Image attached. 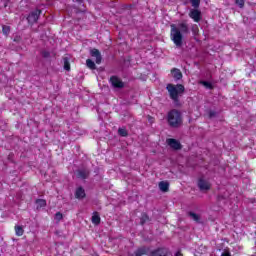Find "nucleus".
Returning <instances> with one entry per match:
<instances>
[{"label": "nucleus", "mask_w": 256, "mask_h": 256, "mask_svg": "<svg viewBox=\"0 0 256 256\" xmlns=\"http://www.w3.org/2000/svg\"><path fill=\"white\" fill-rule=\"evenodd\" d=\"M170 37L176 45V47H181L183 45V35H189L191 31L189 30V24L187 22H181L178 27L175 24H171Z\"/></svg>", "instance_id": "f257e3e1"}, {"label": "nucleus", "mask_w": 256, "mask_h": 256, "mask_svg": "<svg viewBox=\"0 0 256 256\" xmlns=\"http://www.w3.org/2000/svg\"><path fill=\"white\" fill-rule=\"evenodd\" d=\"M166 90L169 93L170 99L173 100V103L175 105H179V97L183 96V93H185V86L183 84H167Z\"/></svg>", "instance_id": "f03ea898"}, {"label": "nucleus", "mask_w": 256, "mask_h": 256, "mask_svg": "<svg viewBox=\"0 0 256 256\" xmlns=\"http://www.w3.org/2000/svg\"><path fill=\"white\" fill-rule=\"evenodd\" d=\"M167 122L170 127L177 129L183 125V115L177 109L168 112Z\"/></svg>", "instance_id": "7ed1b4c3"}, {"label": "nucleus", "mask_w": 256, "mask_h": 256, "mask_svg": "<svg viewBox=\"0 0 256 256\" xmlns=\"http://www.w3.org/2000/svg\"><path fill=\"white\" fill-rule=\"evenodd\" d=\"M166 143L174 151H180V149H183V145H181V142L175 138L166 139Z\"/></svg>", "instance_id": "20e7f679"}, {"label": "nucleus", "mask_w": 256, "mask_h": 256, "mask_svg": "<svg viewBox=\"0 0 256 256\" xmlns=\"http://www.w3.org/2000/svg\"><path fill=\"white\" fill-rule=\"evenodd\" d=\"M188 15L194 23H199L201 19H203V16L201 15V10H199V8L191 9Z\"/></svg>", "instance_id": "39448f33"}, {"label": "nucleus", "mask_w": 256, "mask_h": 256, "mask_svg": "<svg viewBox=\"0 0 256 256\" xmlns=\"http://www.w3.org/2000/svg\"><path fill=\"white\" fill-rule=\"evenodd\" d=\"M110 83L114 89H123L125 87V82L117 76H111Z\"/></svg>", "instance_id": "423d86ee"}, {"label": "nucleus", "mask_w": 256, "mask_h": 256, "mask_svg": "<svg viewBox=\"0 0 256 256\" xmlns=\"http://www.w3.org/2000/svg\"><path fill=\"white\" fill-rule=\"evenodd\" d=\"M41 13L42 11L39 9L32 11L27 17L28 22L37 23V21H39V17H41Z\"/></svg>", "instance_id": "0eeeda50"}, {"label": "nucleus", "mask_w": 256, "mask_h": 256, "mask_svg": "<svg viewBox=\"0 0 256 256\" xmlns=\"http://www.w3.org/2000/svg\"><path fill=\"white\" fill-rule=\"evenodd\" d=\"M91 57H95V63L96 65H101L103 61V56H101V52L97 48H93L90 50Z\"/></svg>", "instance_id": "6e6552de"}, {"label": "nucleus", "mask_w": 256, "mask_h": 256, "mask_svg": "<svg viewBox=\"0 0 256 256\" xmlns=\"http://www.w3.org/2000/svg\"><path fill=\"white\" fill-rule=\"evenodd\" d=\"M167 255H169V250L163 247H159L150 252V256H167Z\"/></svg>", "instance_id": "1a4fd4ad"}, {"label": "nucleus", "mask_w": 256, "mask_h": 256, "mask_svg": "<svg viewBox=\"0 0 256 256\" xmlns=\"http://www.w3.org/2000/svg\"><path fill=\"white\" fill-rule=\"evenodd\" d=\"M198 187L200 191H209V189H211V185L209 184V182L202 178L198 180Z\"/></svg>", "instance_id": "9d476101"}, {"label": "nucleus", "mask_w": 256, "mask_h": 256, "mask_svg": "<svg viewBox=\"0 0 256 256\" xmlns=\"http://www.w3.org/2000/svg\"><path fill=\"white\" fill-rule=\"evenodd\" d=\"M151 251V248L147 246H141L139 247L135 252V256H143V255H149V252Z\"/></svg>", "instance_id": "9b49d317"}, {"label": "nucleus", "mask_w": 256, "mask_h": 256, "mask_svg": "<svg viewBox=\"0 0 256 256\" xmlns=\"http://www.w3.org/2000/svg\"><path fill=\"white\" fill-rule=\"evenodd\" d=\"M87 197V194L85 193V189L82 186H79L78 188H76L75 191V198L76 199H85Z\"/></svg>", "instance_id": "f8f14e48"}, {"label": "nucleus", "mask_w": 256, "mask_h": 256, "mask_svg": "<svg viewBox=\"0 0 256 256\" xmlns=\"http://www.w3.org/2000/svg\"><path fill=\"white\" fill-rule=\"evenodd\" d=\"M171 73H172L173 79H175L176 81H181V79H183V73L179 68H173L171 70Z\"/></svg>", "instance_id": "ddd939ff"}, {"label": "nucleus", "mask_w": 256, "mask_h": 256, "mask_svg": "<svg viewBox=\"0 0 256 256\" xmlns=\"http://www.w3.org/2000/svg\"><path fill=\"white\" fill-rule=\"evenodd\" d=\"M77 177L78 179H87V177H89V170H78L77 171Z\"/></svg>", "instance_id": "4468645a"}, {"label": "nucleus", "mask_w": 256, "mask_h": 256, "mask_svg": "<svg viewBox=\"0 0 256 256\" xmlns=\"http://www.w3.org/2000/svg\"><path fill=\"white\" fill-rule=\"evenodd\" d=\"M92 223L93 225L101 224V216H99V212H94L92 215Z\"/></svg>", "instance_id": "2eb2a0df"}, {"label": "nucleus", "mask_w": 256, "mask_h": 256, "mask_svg": "<svg viewBox=\"0 0 256 256\" xmlns=\"http://www.w3.org/2000/svg\"><path fill=\"white\" fill-rule=\"evenodd\" d=\"M159 189L163 193H167V191H169V182H165V181L159 182Z\"/></svg>", "instance_id": "dca6fc26"}, {"label": "nucleus", "mask_w": 256, "mask_h": 256, "mask_svg": "<svg viewBox=\"0 0 256 256\" xmlns=\"http://www.w3.org/2000/svg\"><path fill=\"white\" fill-rule=\"evenodd\" d=\"M148 221H151V218H149V215L145 212L141 214L140 217V225H145Z\"/></svg>", "instance_id": "f3484780"}, {"label": "nucleus", "mask_w": 256, "mask_h": 256, "mask_svg": "<svg viewBox=\"0 0 256 256\" xmlns=\"http://www.w3.org/2000/svg\"><path fill=\"white\" fill-rule=\"evenodd\" d=\"M15 233L17 237H23L25 230L23 229V226L16 225L14 227Z\"/></svg>", "instance_id": "a211bd4d"}, {"label": "nucleus", "mask_w": 256, "mask_h": 256, "mask_svg": "<svg viewBox=\"0 0 256 256\" xmlns=\"http://www.w3.org/2000/svg\"><path fill=\"white\" fill-rule=\"evenodd\" d=\"M189 217H191V219H193V221H195L196 223H201V216H199V214L195 213V212H189L188 213Z\"/></svg>", "instance_id": "6ab92c4d"}, {"label": "nucleus", "mask_w": 256, "mask_h": 256, "mask_svg": "<svg viewBox=\"0 0 256 256\" xmlns=\"http://www.w3.org/2000/svg\"><path fill=\"white\" fill-rule=\"evenodd\" d=\"M86 66L88 69H91V71H95V69H97V65H95V62L91 59L86 60Z\"/></svg>", "instance_id": "aec40b11"}, {"label": "nucleus", "mask_w": 256, "mask_h": 256, "mask_svg": "<svg viewBox=\"0 0 256 256\" xmlns=\"http://www.w3.org/2000/svg\"><path fill=\"white\" fill-rule=\"evenodd\" d=\"M200 85H203V87H205L206 89H210V90H213V84L209 81H205V80H201L199 82Z\"/></svg>", "instance_id": "412c9836"}, {"label": "nucleus", "mask_w": 256, "mask_h": 256, "mask_svg": "<svg viewBox=\"0 0 256 256\" xmlns=\"http://www.w3.org/2000/svg\"><path fill=\"white\" fill-rule=\"evenodd\" d=\"M118 135H120V137H129V132L127 131V128H119Z\"/></svg>", "instance_id": "4be33fe9"}, {"label": "nucleus", "mask_w": 256, "mask_h": 256, "mask_svg": "<svg viewBox=\"0 0 256 256\" xmlns=\"http://www.w3.org/2000/svg\"><path fill=\"white\" fill-rule=\"evenodd\" d=\"M63 61L65 71H71V62H69V59L67 57H64Z\"/></svg>", "instance_id": "5701e85b"}, {"label": "nucleus", "mask_w": 256, "mask_h": 256, "mask_svg": "<svg viewBox=\"0 0 256 256\" xmlns=\"http://www.w3.org/2000/svg\"><path fill=\"white\" fill-rule=\"evenodd\" d=\"M36 204L38 205L37 207H47V200L45 199H36Z\"/></svg>", "instance_id": "b1692460"}, {"label": "nucleus", "mask_w": 256, "mask_h": 256, "mask_svg": "<svg viewBox=\"0 0 256 256\" xmlns=\"http://www.w3.org/2000/svg\"><path fill=\"white\" fill-rule=\"evenodd\" d=\"M190 3L194 9H199L201 5V0H190Z\"/></svg>", "instance_id": "393cba45"}, {"label": "nucleus", "mask_w": 256, "mask_h": 256, "mask_svg": "<svg viewBox=\"0 0 256 256\" xmlns=\"http://www.w3.org/2000/svg\"><path fill=\"white\" fill-rule=\"evenodd\" d=\"M2 33L4 35H9V33H11V27L7 26V25H3L2 26Z\"/></svg>", "instance_id": "a878e982"}, {"label": "nucleus", "mask_w": 256, "mask_h": 256, "mask_svg": "<svg viewBox=\"0 0 256 256\" xmlns=\"http://www.w3.org/2000/svg\"><path fill=\"white\" fill-rule=\"evenodd\" d=\"M235 3L240 9H243V7H245V0H236Z\"/></svg>", "instance_id": "bb28decb"}, {"label": "nucleus", "mask_w": 256, "mask_h": 256, "mask_svg": "<svg viewBox=\"0 0 256 256\" xmlns=\"http://www.w3.org/2000/svg\"><path fill=\"white\" fill-rule=\"evenodd\" d=\"M41 55H42V57H43L44 59H48V57H51V53H50L49 51H47V50H43V51L41 52Z\"/></svg>", "instance_id": "cd10ccee"}, {"label": "nucleus", "mask_w": 256, "mask_h": 256, "mask_svg": "<svg viewBox=\"0 0 256 256\" xmlns=\"http://www.w3.org/2000/svg\"><path fill=\"white\" fill-rule=\"evenodd\" d=\"M192 33L193 35H197V33H199V26H197V24L192 25Z\"/></svg>", "instance_id": "c85d7f7f"}, {"label": "nucleus", "mask_w": 256, "mask_h": 256, "mask_svg": "<svg viewBox=\"0 0 256 256\" xmlns=\"http://www.w3.org/2000/svg\"><path fill=\"white\" fill-rule=\"evenodd\" d=\"M55 219L57 220V222L59 223L62 219H63V214L61 212H57L55 214Z\"/></svg>", "instance_id": "c756f323"}, {"label": "nucleus", "mask_w": 256, "mask_h": 256, "mask_svg": "<svg viewBox=\"0 0 256 256\" xmlns=\"http://www.w3.org/2000/svg\"><path fill=\"white\" fill-rule=\"evenodd\" d=\"M216 116H217V112H215L214 110H210L208 112L209 119H213V117H216Z\"/></svg>", "instance_id": "7c9ffc66"}, {"label": "nucleus", "mask_w": 256, "mask_h": 256, "mask_svg": "<svg viewBox=\"0 0 256 256\" xmlns=\"http://www.w3.org/2000/svg\"><path fill=\"white\" fill-rule=\"evenodd\" d=\"M221 256H231V252L225 251L221 254Z\"/></svg>", "instance_id": "2f4dec72"}, {"label": "nucleus", "mask_w": 256, "mask_h": 256, "mask_svg": "<svg viewBox=\"0 0 256 256\" xmlns=\"http://www.w3.org/2000/svg\"><path fill=\"white\" fill-rule=\"evenodd\" d=\"M175 256H183V253L181 252V250H178V251L175 253Z\"/></svg>", "instance_id": "473e14b6"}, {"label": "nucleus", "mask_w": 256, "mask_h": 256, "mask_svg": "<svg viewBox=\"0 0 256 256\" xmlns=\"http://www.w3.org/2000/svg\"><path fill=\"white\" fill-rule=\"evenodd\" d=\"M12 157H13V154H9V155H8V160H9V161H13Z\"/></svg>", "instance_id": "72a5a7b5"}, {"label": "nucleus", "mask_w": 256, "mask_h": 256, "mask_svg": "<svg viewBox=\"0 0 256 256\" xmlns=\"http://www.w3.org/2000/svg\"><path fill=\"white\" fill-rule=\"evenodd\" d=\"M151 119H153V117H151V116H148V120H149V121H151Z\"/></svg>", "instance_id": "f704fd0d"}, {"label": "nucleus", "mask_w": 256, "mask_h": 256, "mask_svg": "<svg viewBox=\"0 0 256 256\" xmlns=\"http://www.w3.org/2000/svg\"><path fill=\"white\" fill-rule=\"evenodd\" d=\"M77 2L83 1V0H76Z\"/></svg>", "instance_id": "c9c22d12"}]
</instances>
